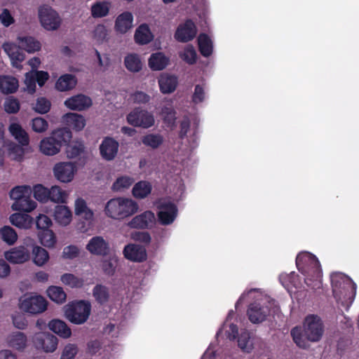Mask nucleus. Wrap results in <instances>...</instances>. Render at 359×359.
I'll list each match as a JSON object with an SVG mask.
<instances>
[{
	"mask_svg": "<svg viewBox=\"0 0 359 359\" xmlns=\"http://www.w3.org/2000/svg\"><path fill=\"white\" fill-rule=\"evenodd\" d=\"M4 109L7 113L15 114L20 109V102L13 97H8L4 104Z\"/></svg>",
	"mask_w": 359,
	"mask_h": 359,
	"instance_id": "61",
	"label": "nucleus"
},
{
	"mask_svg": "<svg viewBox=\"0 0 359 359\" xmlns=\"http://www.w3.org/2000/svg\"><path fill=\"white\" fill-rule=\"evenodd\" d=\"M10 223L21 229H29L33 224V218L25 213H13L9 217Z\"/></svg>",
	"mask_w": 359,
	"mask_h": 359,
	"instance_id": "30",
	"label": "nucleus"
},
{
	"mask_svg": "<svg viewBox=\"0 0 359 359\" xmlns=\"http://www.w3.org/2000/svg\"><path fill=\"white\" fill-rule=\"evenodd\" d=\"M77 172L76 163L72 161L58 162L53 168L54 177L64 184H68L74 181Z\"/></svg>",
	"mask_w": 359,
	"mask_h": 359,
	"instance_id": "10",
	"label": "nucleus"
},
{
	"mask_svg": "<svg viewBox=\"0 0 359 359\" xmlns=\"http://www.w3.org/2000/svg\"><path fill=\"white\" fill-rule=\"evenodd\" d=\"M158 83L160 91L163 94H170L176 90L178 79L175 75L162 73L158 78Z\"/></svg>",
	"mask_w": 359,
	"mask_h": 359,
	"instance_id": "22",
	"label": "nucleus"
},
{
	"mask_svg": "<svg viewBox=\"0 0 359 359\" xmlns=\"http://www.w3.org/2000/svg\"><path fill=\"white\" fill-rule=\"evenodd\" d=\"M134 39L137 43L145 45L154 39V35L147 24H142L136 29Z\"/></svg>",
	"mask_w": 359,
	"mask_h": 359,
	"instance_id": "32",
	"label": "nucleus"
},
{
	"mask_svg": "<svg viewBox=\"0 0 359 359\" xmlns=\"http://www.w3.org/2000/svg\"><path fill=\"white\" fill-rule=\"evenodd\" d=\"M24 146L21 144H11L8 148V155L15 161H21L25 155Z\"/></svg>",
	"mask_w": 359,
	"mask_h": 359,
	"instance_id": "57",
	"label": "nucleus"
},
{
	"mask_svg": "<svg viewBox=\"0 0 359 359\" xmlns=\"http://www.w3.org/2000/svg\"><path fill=\"white\" fill-rule=\"evenodd\" d=\"M158 208V217L161 224L163 225L172 224L177 214L176 206L170 202L161 201Z\"/></svg>",
	"mask_w": 359,
	"mask_h": 359,
	"instance_id": "18",
	"label": "nucleus"
},
{
	"mask_svg": "<svg viewBox=\"0 0 359 359\" xmlns=\"http://www.w3.org/2000/svg\"><path fill=\"white\" fill-rule=\"evenodd\" d=\"M34 197L40 202H46L49 199V189L41 184H37L34 187Z\"/></svg>",
	"mask_w": 359,
	"mask_h": 359,
	"instance_id": "59",
	"label": "nucleus"
},
{
	"mask_svg": "<svg viewBox=\"0 0 359 359\" xmlns=\"http://www.w3.org/2000/svg\"><path fill=\"white\" fill-rule=\"evenodd\" d=\"M119 144L112 137H105L100 145V153L106 161L114 160L118 151Z\"/></svg>",
	"mask_w": 359,
	"mask_h": 359,
	"instance_id": "20",
	"label": "nucleus"
},
{
	"mask_svg": "<svg viewBox=\"0 0 359 359\" xmlns=\"http://www.w3.org/2000/svg\"><path fill=\"white\" fill-rule=\"evenodd\" d=\"M126 68L130 72H139L143 66L140 56L137 53H129L124 58Z\"/></svg>",
	"mask_w": 359,
	"mask_h": 359,
	"instance_id": "36",
	"label": "nucleus"
},
{
	"mask_svg": "<svg viewBox=\"0 0 359 359\" xmlns=\"http://www.w3.org/2000/svg\"><path fill=\"white\" fill-rule=\"evenodd\" d=\"M32 261L38 266H44L49 260V254L46 250L34 245L32 250Z\"/></svg>",
	"mask_w": 359,
	"mask_h": 359,
	"instance_id": "38",
	"label": "nucleus"
},
{
	"mask_svg": "<svg viewBox=\"0 0 359 359\" xmlns=\"http://www.w3.org/2000/svg\"><path fill=\"white\" fill-rule=\"evenodd\" d=\"M57 224L62 226H68L72 221L73 215L70 208L66 205H57L53 214Z\"/></svg>",
	"mask_w": 359,
	"mask_h": 359,
	"instance_id": "26",
	"label": "nucleus"
},
{
	"mask_svg": "<svg viewBox=\"0 0 359 359\" xmlns=\"http://www.w3.org/2000/svg\"><path fill=\"white\" fill-rule=\"evenodd\" d=\"M238 346L244 352L250 353L252 351L254 344L249 332H244L241 334L238 339Z\"/></svg>",
	"mask_w": 359,
	"mask_h": 359,
	"instance_id": "47",
	"label": "nucleus"
},
{
	"mask_svg": "<svg viewBox=\"0 0 359 359\" xmlns=\"http://www.w3.org/2000/svg\"><path fill=\"white\" fill-rule=\"evenodd\" d=\"M77 83V79L75 76L69 74H65L58 78L55 83V88L60 91H69L75 88Z\"/></svg>",
	"mask_w": 359,
	"mask_h": 359,
	"instance_id": "34",
	"label": "nucleus"
},
{
	"mask_svg": "<svg viewBox=\"0 0 359 359\" xmlns=\"http://www.w3.org/2000/svg\"><path fill=\"white\" fill-rule=\"evenodd\" d=\"M65 106L73 111H84L90 108L93 104L91 98L83 94H78L67 98Z\"/></svg>",
	"mask_w": 359,
	"mask_h": 359,
	"instance_id": "19",
	"label": "nucleus"
},
{
	"mask_svg": "<svg viewBox=\"0 0 359 359\" xmlns=\"http://www.w3.org/2000/svg\"><path fill=\"white\" fill-rule=\"evenodd\" d=\"M18 308L24 313L38 315L48 309V302L43 296L34 292L22 295L18 300Z\"/></svg>",
	"mask_w": 359,
	"mask_h": 359,
	"instance_id": "9",
	"label": "nucleus"
},
{
	"mask_svg": "<svg viewBox=\"0 0 359 359\" xmlns=\"http://www.w3.org/2000/svg\"><path fill=\"white\" fill-rule=\"evenodd\" d=\"M135 180L133 177L128 175H123L118 177L112 185V189L114 191H123L128 189Z\"/></svg>",
	"mask_w": 359,
	"mask_h": 359,
	"instance_id": "48",
	"label": "nucleus"
},
{
	"mask_svg": "<svg viewBox=\"0 0 359 359\" xmlns=\"http://www.w3.org/2000/svg\"><path fill=\"white\" fill-rule=\"evenodd\" d=\"M4 257L11 264H22L30 259V252L24 245H19L6 251Z\"/></svg>",
	"mask_w": 359,
	"mask_h": 359,
	"instance_id": "15",
	"label": "nucleus"
},
{
	"mask_svg": "<svg viewBox=\"0 0 359 359\" xmlns=\"http://www.w3.org/2000/svg\"><path fill=\"white\" fill-rule=\"evenodd\" d=\"M91 311L88 301L80 300L69 303L64 307L65 318L72 323L81 325L87 321Z\"/></svg>",
	"mask_w": 359,
	"mask_h": 359,
	"instance_id": "8",
	"label": "nucleus"
},
{
	"mask_svg": "<svg viewBox=\"0 0 359 359\" xmlns=\"http://www.w3.org/2000/svg\"><path fill=\"white\" fill-rule=\"evenodd\" d=\"M197 33V29L194 22L187 20L181 23L175 33V39L182 43L188 42L194 39Z\"/></svg>",
	"mask_w": 359,
	"mask_h": 359,
	"instance_id": "17",
	"label": "nucleus"
},
{
	"mask_svg": "<svg viewBox=\"0 0 359 359\" xmlns=\"http://www.w3.org/2000/svg\"><path fill=\"white\" fill-rule=\"evenodd\" d=\"M109 11V4L105 1H98L91 7V14L94 18L106 16Z\"/></svg>",
	"mask_w": 359,
	"mask_h": 359,
	"instance_id": "50",
	"label": "nucleus"
},
{
	"mask_svg": "<svg viewBox=\"0 0 359 359\" xmlns=\"http://www.w3.org/2000/svg\"><path fill=\"white\" fill-rule=\"evenodd\" d=\"M39 238L42 245L50 248H53L56 243V238L52 230H43L39 233Z\"/></svg>",
	"mask_w": 359,
	"mask_h": 359,
	"instance_id": "49",
	"label": "nucleus"
},
{
	"mask_svg": "<svg viewBox=\"0 0 359 359\" xmlns=\"http://www.w3.org/2000/svg\"><path fill=\"white\" fill-rule=\"evenodd\" d=\"M74 213L82 219L88 226H92L95 221V212L88 207L87 202L81 197H78L74 203Z\"/></svg>",
	"mask_w": 359,
	"mask_h": 359,
	"instance_id": "16",
	"label": "nucleus"
},
{
	"mask_svg": "<svg viewBox=\"0 0 359 359\" xmlns=\"http://www.w3.org/2000/svg\"><path fill=\"white\" fill-rule=\"evenodd\" d=\"M46 292L48 297L57 304H62L66 300V293L60 287L50 286Z\"/></svg>",
	"mask_w": 359,
	"mask_h": 359,
	"instance_id": "44",
	"label": "nucleus"
},
{
	"mask_svg": "<svg viewBox=\"0 0 359 359\" xmlns=\"http://www.w3.org/2000/svg\"><path fill=\"white\" fill-rule=\"evenodd\" d=\"M17 42L18 45L13 42H5L2 48L9 57L13 67L20 69V63L25 59V55L20 49L28 53H34L41 49V43L31 36H18Z\"/></svg>",
	"mask_w": 359,
	"mask_h": 359,
	"instance_id": "2",
	"label": "nucleus"
},
{
	"mask_svg": "<svg viewBox=\"0 0 359 359\" xmlns=\"http://www.w3.org/2000/svg\"><path fill=\"white\" fill-rule=\"evenodd\" d=\"M156 223V216L150 210H147L133 217L125 225L131 229H144L153 226Z\"/></svg>",
	"mask_w": 359,
	"mask_h": 359,
	"instance_id": "14",
	"label": "nucleus"
},
{
	"mask_svg": "<svg viewBox=\"0 0 359 359\" xmlns=\"http://www.w3.org/2000/svg\"><path fill=\"white\" fill-rule=\"evenodd\" d=\"M280 281L282 285L288 290L290 291L292 286L294 287H298V283L296 280V275L294 272L290 273H282L280 276Z\"/></svg>",
	"mask_w": 359,
	"mask_h": 359,
	"instance_id": "55",
	"label": "nucleus"
},
{
	"mask_svg": "<svg viewBox=\"0 0 359 359\" xmlns=\"http://www.w3.org/2000/svg\"><path fill=\"white\" fill-rule=\"evenodd\" d=\"M126 120L128 124L142 128H149L155 124V118L153 114L140 108L132 110L127 115Z\"/></svg>",
	"mask_w": 359,
	"mask_h": 359,
	"instance_id": "12",
	"label": "nucleus"
},
{
	"mask_svg": "<svg viewBox=\"0 0 359 359\" xmlns=\"http://www.w3.org/2000/svg\"><path fill=\"white\" fill-rule=\"evenodd\" d=\"M133 15L126 11L118 15L115 20L114 29L120 34H126L133 27Z\"/></svg>",
	"mask_w": 359,
	"mask_h": 359,
	"instance_id": "25",
	"label": "nucleus"
},
{
	"mask_svg": "<svg viewBox=\"0 0 359 359\" xmlns=\"http://www.w3.org/2000/svg\"><path fill=\"white\" fill-rule=\"evenodd\" d=\"M151 191V185L149 182L140 181L136 183L133 188V194L137 198L147 197Z\"/></svg>",
	"mask_w": 359,
	"mask_h": 359,
	"instance_id": "41",
	"label": "nucleus"
},
{
	"mask_svg": "<svg viewBox=\"0 0 359 359\" xmlns=\"http://www.w3.org/2000/svg\"><path fill=\"white\" fill-rule=\"evenodd\" d=\"M7 345L18 351H24L27 346V337L23 332L15 331L6 337Z\"/></svg>",
	"mask_w": 359,
	"mask_h": 359,
	"instance_id": "24",
	"label": "nucleus"
},
{
	"mask_svg": "<svg viewBox=\"0 0 359 359\" xmlns=\"http://www.w3.org/2000/svg\"><path fill=\"white\" fill-rule=\"evenodd\" d=\"M169 63V58L163 53H152L149 60L148 65L153 71H161L165 69Z\"/></svg>",
	"mask_w": 359,
	"mask_h": 359,
	"instance_id": "31",
	"label": "nucleus"
},
{
	"mask_svg": "<svg viewBox=\"0 0 359 359\" xmlns=\"http://www.w3.org/2000/svg\"><path fill=\"white\" fill-rule=\"evenodd\" d=\"M139 209L138 204L131 198L116 197L108 201L104 206V214L113 219H123Z\"/></svg>",
	"mask_w": 359,
	"mask_h": 359,
	"instance_id": "7",
	"label": "nucleus"
},
{
	"mask_svg": "<svg viewBox=\"0 0 359 359\" xmlns=\"http://www.w3.org/2000/svg\"><path fill=\"white\" fill-rule=\"evenodd\" d=\"M61 282L70 287H81L83 285V279L74 276L72 273H65L61 276Z\"/></svg>",
	"mask_w": 359,
	"mask_h": 359,
	"instance_id": "52",
	"label": "nucleus"
},
{
	"mask_svg": "<svg viewBox=\"0 0 359 359\" xmlns=\"http://www.w3.org/2000/svg\"><path fill=\"white\" fill-rule=\"evenodd\" d=\"M159 116L166 127L173 129L176 126V111L172 106L171 102L163 105L159 111Z\"/></svg>",
	"mask_w": 359,
	"mask_h": 359,
	"instance_id": "28",
	"label": "nucleus"
},
{
	"mask_svg": "<svg viewBox=\"0 0 359 359\" xmlns=\"http://www.w3.org/2000/svg\"><path fill=\"white\" fill-rule=\"evenodd\" d=\"M50 109V102L44 97H40L36 100L34 109L39 114H43L49 111Z\"/></svg>",
	"mask_w": 359,
	"mask_h": 359,
	"instance_id": "62",
	"label": "nucleus"
},
{
	"mask_svg": "<svg viewBox=\"0 0 359 359\" xmlns=\"http://www.w3.org/2000/svg\"><path fill=\"white\" fill-rule=\"evenodd\" d=\"M248 296L250 298L257 299L259 301L251 304L248 311L249 319L253 323H262L271 312L274 313L278 310L273 300L271 299L269 297L263 296L256 289L244 292L238 299L236 306H237L238 304H241Z\"/></svg>",
	"mask_w": 359,
	"mask_h": 359,
	"instance_id": "3",
	"label": "nucleus"
},
{
	"mask_svg": "<svg viewBox=\"0 0 359 359\" xmlns=\"http://www.w3.org/2000/svg\"><path fill=\"white\" fill-rule=\"evenodd\" d=\"M36 77L34 71H31L25 74V84L26 86L25 90L32 94L36 90Z\"/></svg>",
	"mask_w": 359,
	"mask_h": 359,
	"instance_id": "63",
	"label": "nucleus"
},
{
	"mask_svg": "<svg viewBox=\"0 0 359 359\" xmlns=\"http://www.w3.org/2000/svg\"><path fill=\"white\" fill-rule=\"evenodd\" d=\"M107 36V29L103 25H97L92 32V38L97 43L103 42Z\"/></svg>",
	"mask_w": 359,
	"mask_h": 359,
	"instance_id": "60",
	"label": "nucleus"
},
{
	"mask_svg": "<svg viewBox=\"0 0 359 359\" xmlns=\"http://www.w3.org/2000/svg\"><path fill=\"white\" fill-rule=\"evenodd\" d=\"M0 23L6 28L11 27L15 23V19L11 11L8 8H2L0 10Z\"/></svg>",
	"mask_w": 359,
	"mask_h": 359,
	"instance_id": "56",
	"label": "nucleus"
},
{
	"mask_svg": "<svg viewBox=\"0 0 359 359\" xmlns=\"http://www.w3.org/2000/svg\"><path fill=\"white\" fill-rule=\"evenodd\" d=\"M78 351L79 348L76 344L69 343L63 348L60 359H74Z\"/></svg>",
	"mask_w": 359,
	"mask_h": 359,
	"instance_id": "58",
	"label": "nucleus"
},
{
	"mask_svg": "<svg viewBox=\"0 0 359 359\" xmlns=\"http://www.w3.org/2000/svg\"><path fill=\"white\" fill-rule=\"evenodd\" d=\"M93 295L100 304L107 302L109 297L108 288L102 285H97L93 290Z\"/></svg>",
	"mask_w": 359,
	"mask_h": 359,
	"instance_id": "51",
	"label": "nucleus"
},
{
	"mask_svg": "<svg viewBox=\"0 0 359 359\" xmlns=\"http://www.w3.org/2000/svg\"><path fill=\"white\" fill-rule=\"evenodd\" d=\"M69 198L67 191L60 186L55 185L49 189V199L55 203H67Z\"/></svg>",
	"mask_w": 359,
	"mask_h": 359,
	"instance_id": "39",
	"label": "nucleus"
},
{
	"mask_svg": "<svg viewBox=\"0 0 359 359\" xmlns=\"http://www.w3.org/2000/svg\"><path fill=\"white\" fill-rule=\"evenodd\" d=\"M0 238L7 245H13L17 242L18 236L13 228L6 225L0 228Z\"/></svg>",
	"mask_w": 359,
	"mask_h": 359,
	"instance_id": "40",
	"label": "nucleus"
},
{
	"mask_svg": "<svg viewBox=\"0 0 359 359\" xmlns=\"http://www.w3.org/2000/svg\"><path fill=\"white\" fill-rule=\"evenodd\" d=\"M297 266L305 276L306 284L312 289L321 285L322 271L318 259L312 254L305 252L299 253L296 259Z\"/></svg>",
	"mask_w": 359,
	"mask_h": 359,
	"instance_id": "5",
	"label": "nucleus"
},
{
	"mask_svg": "<svg viewBox=\"0 0 359 359\" xmlns=\"http://www.w3.org/2000/svg\"><path fill=\"white\" fill-rule=\"evenodd\" d=\"M32 193V189L30 186L22 185L17 186L13 188L10 193V198L14 201V202L18 201L24 198L26 196H30Z\"/></svg>",
	"mask_w": 359,
	"mask_h": 359,
	"instance_id": "43",
	"label": "nucleus"
},
{
	"mask_svg": "<svg viewBox=\"0 0 359 359\" xmlns=\"http://www.w3.org/2000/svg\"><path fill=\"white\" fill-rule=\"evenodd\" d=\"M163 142V137L160 134L150 133L142 137V142L146 147L151 149H157Z\"/></svg>",
	"mask_w": 359,
	"mask_h": 359,
	"instance_id": "45",
	"label": "nucleus"
},
{
	"mask_svg": "<svg viewBox=\"0 0 359 359\" xmlns=\"http://www.w3.org/2000/svg\"><path fill=\"white\" fill-rule=\"evenodd\" d=\"M72 137V132L66 128L53 130L50 135L42 138L39 144V151L48 156L59 154L62 145L69 142Z\"/></svg>",
	"mask_w": 359,
	"mask_h": 359,
	"instance_id": "6",
	"label": "nucleus"
},
{
	"mask_svg": "<svg viewBox=\"0 0 359 359\" xmlns=\"http://www.w3.org/2000/svg\"><path fill=\"white\" fill-rule=\"evenodd\" d=\"M198 43L201 53L204 57H208L212 52V42L210 37L205 34H201L198 38Z\"/></svg>",
	"mask_w": 359,
	"mask_h": 359,
	"instance_id": "42",
	"label": "nucleus"
},
{
	"mask_svg": "<svg viewBox=\"0 0 359 359\" xmlns=\"http://www.w3.org/2000/svg\"><path fill=\"white\" fill-rule=\"evenodd\" d=\"M62 121L76 131L82 130L86 125V121L84 116L76 113L70 112L65 114L62 116Z\"/></svg>",
	"mask_w": 359,
	"mask_h": 359,
	"instance_id": "27",
	"label": "nucleus"
},
{
	"mask_svg": "<svg viewBox=\"0 0 359 359\" xmlns=\"http://www.w3.org/2000/svg\"><path fill=\"white\" fill-rule=\"evenodd\" d=\"M86 249L93 255H104L109 251V243L102 236H94L88 241Z\"/></svg>",
	"mask_w": 359,
	"mask_h": 359,
	"instance_id": "23",
	"label": "nucleus"
},
{
	"mask_svg": "<svg viewBox=\"0 0 359 359\" xmlns=\"http://www.w3.org/2000/svg\"><path fill=\"white\" fill-rule=\"evenodd\" d=\"M35 346L46 353H53L57 347V338L49 332L36 333L33 339Z\"/></svg>",
	"mask_w": 359,
	"mask_h": 359,
	"instance_id": "13",
	"label": "nucleus"
},
{
	"mask_svg": "<svg viewBox=\"0 0 359 359\" xmlns=\"http://www.w3.org/2000/svg\"><path fill=\"white\" fill-rule=\"evenodd\" d=\"M48 328L62 338L67 339L72 335V330L67 325L59 319H53L48 323Z\"/></svg>",
	"mask_w": 359,
	"mask_h": 359,
	"instance_id": "33",
	"label": "nucleus"
},
{
	"mask_svg": "<svg viewBox=\"0 0 359 359\" xmlns=\"http://www.w3.org/2000/svg\"><path fill=\"white\" fill-rule=\"evenodd\" d=\"M36 206V203L30 198V196H28L18 201L14 202L11 205V209L14 211L30 212Z\"/></svg>",
	"mask_w": 359,
	"mask_h": 359,
	"instance_id": "37",
	"label": "nucleus"
},
{
	"mask_svg": "<svg viewBox=\"0 0 359 359\" xmlns=\"http://www.w3.org/2000/svg\"><path fill=\"white\" fill-rule=\"evenodd\" d=\"M324 334V324L317 315L309 314L303 321L302 327H295L291 330L294 342L302 348L309 347V341H319Z\"/></svg>",
	"mask_w": 359,
	"mask_h": 359,
	"instance_id": "1",
	"label": "nucleus"
},
{
	"mask_svg": "<svg viewBox=\"0 0 359 359\" xmlns=\"http://www.w3.org/2000/svg\"><path fill=\"white\" fill-rule=\"evenodd\" d=\"M38 13L40 23L45 29L54 31L60 27L62 19L58 13L50 6L43 5L39 8Z\"/></svg>",
	"mask_w": 359,
	"mask_h": 359,
	"instance_id": "11",
	"label": "nucleus"
},
{
	"mask_svg": "<svg viewBox=\"0 0 359 359\" xmlns=\"http://www.w3.org/2000/svg\"><path fill=\"white\" fill-rule=\"evenodd\" d=\"M180 57L187 63L193 65L196 62L197 53L191 45H187L183 51L180 53Z\"/></svg>",
	"mask_w": 359,
	"mask_h": 359,
	"instance_id": "53",
	"label": "nucleus"
},
{
	"mask_svg": "<svg viewBox=\"0 0 359 359\" xmlns=\"http://www.w3.org/2000/svg\"><path fill=\"white\" fill-rule=\"evenodd\" d=\"M124 257L134 262H142L147 259L146 249L137 244L126 245L123 250Z\"/></svg>",
	"mask_w": 359,
	"mask_h": 359,
	"instance_id": "21",
	"label": "nucleus"
},
{
	"mask_svg": "<svg viewBox=\"0 0 359 359\" xmlns=\"http://www.w3.org/2000/svg\"><path fill=\"white\" fill-rule=\"evenodd\" d=\"M30 126L32 130L36 133H45L48 128V121L42 117L32 119Z\"/></svg>",
	"mask_w": 359,
	"mask_h": 359,
	"instance_id": "54",
	"label": "nucleus"
},
{
	"mask_svg": "<svg viewBox=\"0 0 359 359\" xmlns=\"http://www.w3.org/2000/svg\"><path fill=\"white\" fill-rule=\"evenodd\" d=\"M84 151V145L81 142H73L69 144L66 148L67 158L73 159L80 156Z\"/></svg>",
	"mask_w": 359,
	"mask_h": 359,
	"instance_id": "46",
	"label": "nucleus"
},
{
	"mask_svg": "<svg viewBox=\"0 0 359 359\" xmlns=\"http://www.w3.org/2000/svg\"><path fill=\"white\" fill-rule=\"evenodd\" d=\"M19 87L16 78L12 76H0V90L4 94L15 93Z\"/></svg>",
	"mask_w": 359,
	"mask_h": 359,
	"instance_id": "35",
	"label": "nucleus"
},
{
	"mask_svg": "<svg viewBox=\"0 0 359 359\" xmlns=\"http://www.w3.org/2000/svg\"><path fill=\"white\" fill-rule=\"evenodd\" d=\"M8 130L14 139L22 146H28L29 144V136L27 132L18 123H11Z\"/></svg>",
	"mask_w": 359,
	"mask_h": 359,
	"instance_id": "29",
	"label": "nucleus"
},
{
	"mask_svg": "<svg viewBox=\"0 0 359 359\" xmlns=\"http://www.w3.org/2000/svg\"><path fill=\"white\" fill-rule=\"evenodd\" d=\"M116 265L117 259L116 257H111L102 262V268L105 273L113 275L115 272Z\"/></svg>",
	"mask_w": 359,
	"mask_h": 359,
	"instance_id": "64",
	"label": "nucleus"
},
{
	"mask_svg": "<svg viewBox=\"0 0 359 359\" xmlns=\"http://www.w3.org/2000/svg\"><path fill=\"white\" fill-rule=\"evenodd\" d=\"M331 282L333 296L337 302L342 306L348 309L355 296V283L351 278L341 273H332Z\"/></svg>",
	"mask_w": 359,
	"mask_h": 359,
	"instance_id": "4",
	"label": "nucleus"
}]
</instances>
